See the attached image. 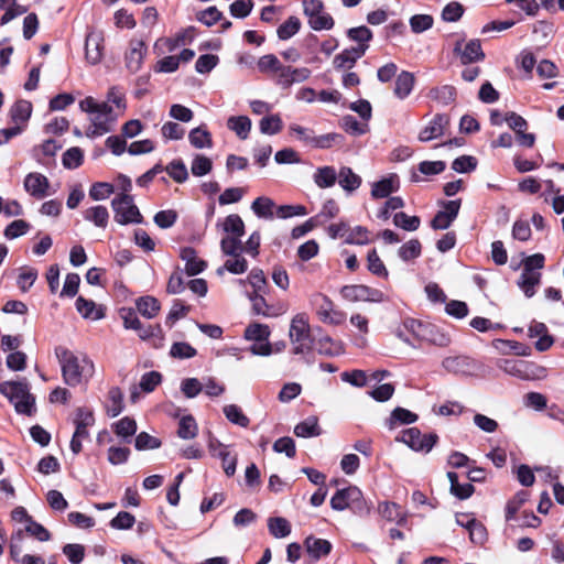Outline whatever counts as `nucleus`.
<instances>
[{
	"label": "nucleus",
	"instance_id": "bb28decb",
	"mask_svg": "<svg viewBox=\"0 0 564 564\" xmlns=\"http://www.w3.org/2000/svg\"><path fill=\"white\" fill-rule=\"evenodd\" d=\"M417 421V415L404 408H395L389 419L386 421V425L389 430H394L395 427L403 424H411Z\"/></svg>",
	"mask_w": 564,
	"mask_h": 564
},
{
	"label": "nucleus",
	"instance_id": "603ef678",
	"mask_svg": "<svg viewBox=\"0 0 564 564\" xmlns=\"http://www.w3.org/2000/svg\"><path fill=\"white\" fill-rule=\"evenodd\" d=\"M344 140V137L339 133H326L323 135H313V140L311 143V147L315 149H329L335 144L341 143Z\"/></svg>",
	"mask_w": 564,
	"mask_h": 564
},
{
	"label": "nucleus",
	"instance_id": "864d4df0",
	"mask_svg": "<svg viewBox=\"0 0 564 564\" xmlns=\"http://www.w3.org/2000/svg\"><path fill=\"white\" fill-rule=\"evenodd\" d=\"M115 433L122 438H130L137 432V423L133 419L124 416L113 424Z\"/></svg>",
	"mask_w": 564,
	"mask_h": 564
},
{
	"label": "nucleus",
	"instance_id": "aec40b11",
	"mask_svg": "<svg viewBox=\"0 0 564 564\" xmlns=\"http://www.w3.org/2000/svg\"><path fill=\"white\" fill-rule=\"evenodd\" d=\"M304 546L307 554L315 561L322 556H326L332 551V543L328 540L315 538L310 535L304 541Z\"/></svg>",
	"mask_w": 564,
	"mask_h": 564
},
{
	"label": "nucleus",
	"instance_id": "5fc2aeb1",
	"mask_svg": "<svg viewBox=\"0 0 564 564\" xmlns=\"http://www.w3.org/2000/svg\"><path fill=\"white\" fill-rule=\"evenodd\" d=\"M351 506L349 509L359 517L368 516L371 506L364 499L361 490H352L350 494Z\"/></svg>",
	"mask_w": 564,
	"mask_h": 564
},
{
	"label": "nucleus",
	"instance_id": "f03ea898",
	"mask_svg": "<svg viewBox=\"0 0 564 564\" xmlns=\"http://www.w3.org/2000/svg\"><path fill=\"white\" fill-rule=\"evenodd\" d=\"M0 393L4 395L19 414L32 415L35 411V398L30 393L26 381H3Z\"/></svg>",
	"mask_w": 564,
	"mask_h": 564
},
{
	"label": "nucleus",
	"instance_id": "774afa93",
	"mask_svg": "<svg viewBox=\"0 0 564 564\" xmlns=\"http://www.w3.org/2000/svg\"><path fill=\"white\" fill-rule=\"evenodd\" d=\"M30 229V224L23 219L13 220L4 229L7 239H15L25 235Z\"/></svg>",
	"mask_w": 564,
	"mask_h": 564
},
{
	"label": "nucleus",
	"instance_id": "bf43d9fd",
	"mask_svg": "<svg viewBox=\"0 0 564 564\" xmlns=\"http://www.w3.org/2000/svg\"><path fill=\"white\" fill-rule=\"evenodd\" d=\"M421 250V242L417 239H411L399 248L398 253L403 261H410L420 257Z\"/></svg>",
	"mask_w": 564,
	"mask_h": 564
},
{
	"label": "nucleus",
	"instance_id": "a19ab883",
	"mask_svg": "<svg viewBox=\"0 0 564 564\" xmlns=\"http://www.w3.org/2000/svg\"><path fill=\"white\" fill-rule=\"evenodd\" d=\"M456 89L452 85L434 87L430 90L429 97L442 105H449L455 100Z\"/></svg>",
	"mask_w": 564,
	"mask_h": 564
},
{
	"label": "nucleus",
	"instance_id": "8fccbe9b",
	"mask_svg": "<svg viewBox=\"0 0 564 564\" xmlns=\"http://www.w3.org/2000/svg\"><path fill=\"white\" fill-rule=\"evenodd\" d=\"M370 241V232L364 226L349 228L345 242L348 245H367Z\"/></svg>",
	"mask_w": 564,
	"mask_h": 564
},
{
	"label": "nucleus",
	"instance_id": "69168bd1",
	"mask_svg": "<svg viewBox=\"0 0 564 564\" xmlns=\"http://www.w3.org/2000/svg\"><path fill=\"white\" fill-rule=\"evenodd\" d=\"M213 162L209 158L196 154L193 159L191 171L195 176H204L212 171Z\"/></svg>",
	"mask_w": 564,
	"mask_h": 564
},
{
	"label": "nucleus",
	"instance_id": "f257e3e1",
	"mask_svg": "<svg viewBox=\"0 0 564 564\" xmlns=\"http://www.w3.org/2000/svg\"><path fill=\"white\" fill-rule=\"evenodd\" d=\"M55 356L61 365L63 380L70 387L87 382L95 372L94 362L86 355H75L66 347L58 346Z\"/></svg>",
	"mask_w": 564,
	"mask_h": 564
},
{
	"label": "nucleus",
	"instance_id": "5701e85b",
	"mask_svg": "<svg viewBox=\"0 0 564 564\" xmlns=\"http://www.w3.org/2000/svg\"><path fill=\"white\" fill-rule=\"evenodd\" d=\"M541 283V272H534L523 269L519 279L518 286L527 297H532L535 294V288Z\"/></svg>",
	"mask_w": 564,
	"mask_h": 564
},
{
	"label": "nucleus",
	"instance_id": "423d86ee",
	"mask_svg": "<svg viewBox=\"0 0 564 564\" xmlns=\"http://www.w3.org/2000/svg\"><path fill=\"white\" fill-rule=\"evenodd\" d=\"M118 115L108 102H100L98 111L91 115V126L88 128L87 137H100L112 130Z\"/></svg>",
	"mask_w": 564,
	"mask_h": 564
},
{
	"label": "nucleus",
	"instance_id": "0e129e2a",
	"mask_svg": "<svg viewBox=\"0 0 564 564\" xmlns=\"http://www.w3.org/2000/svg\"><path fill=\"white\" fill-rule=\"evenodd\" d=\"M108 397L109 404L107 405V413L109 416L115 417L123 410L122 393L119 388H112Z\"/></svg>",
	"mask_w": 564,
	"mask_h": 564
},
{
	"label": "nucleus",
	"instance_id": "6ab92c4d",
	"mask_svg": "<svg viewBox=\"0 0 564 564\" xmlns=\"http://www.w3.org/2000/svg\"><path fill=\"white\" fill-rule=\"evenodd\" d=\"M448 124V119L444 115H436L429 124L423 128L419 133V140L421 142H429L437 139L444 134V131Z\"/></svg>",
	"mask_w": 564,
	"mask_h": 564
},
{
	"label": "nucleus",
	"instance_id": "b1692460",
	"mask_svg": "<svg viewBox=\"0 0 564 564\" xmlns=\"http://www.w3.org/2000/svg\"><path fill=\"white\" fill-rule=\"evenodd\" d=\"M362 56L364 48H346L334 57L333 65L336 69H349Z\"/></svg>",
	"mask_w": 564,
	"mask_h": 564
},
{
	"label": "nucleus",
	"instance_id": "2f4dec72",
	"mask_svg": "<svg viewBox=\"0 0 564 564\" xmlns=\"http://www.w3.org/2000/svg\"><path fill=\"white\" fill-rule=\"evenodd\" d=\"M138 312L145 318H154L160 312V302L150 295L141 296L135 301Z\"/></svg>",
	"mask_w": 564,
	"mask_h": 564
},
{
	"label": "nucleus",
	"instance_id": "58836bf2",
	"mask_svg": "<svg viewBox=\"0 0 564 564\" xmlns=\"http://www.w3.org/2000/svg\"><path fill=\"white\" fill-rule=\"evenodd\" d=\"M188 140L196 149H209L213 147L212 135L204 127H197L191 130Z\"/></svg>",
	"mask_w": 564,
	"mask_h": 564
},
{
	"label": "nucleus",
	"instance_id": "79ce46f5",
	"mask_svg": "<svg viewBox=\"0 0 564 564\" xmlns=\"http://www.w3.org/2000/svg\"><path fill=\"white\" fill-rule=\"evenodd\" d=\"M337 180V173L333 166L318 167L314 173V182L319 188L332 187Z\"/></svg>",
	"mask_w": 564,
	"mask_h": 564
},
{
	"label": "nucleus",
	"instance_id": "3c124183",
	"mask_svg": "<svg viewBox=\"0 0 564 564\" xmlns=\"http://www.w3.org/2000/svg\"><path fill=\"white\" fill-rule=\"evenodd\" d=\"M318 351L328 356H338L343 354L344 346L340 341L334 340L329 336H324L318 339Z\"/></svg>",
	"mask_w": 564,
	"mask_h": 564
},
{
	"label": "nucleus",
	"instance_id": "4be33fe9",
	"mask_svg": "<svg viewBox=\"0 0 564 564\" xmlns=\"http://www.w3.org/2000/svg\"><path fill=\"white\" fill-rule=\"evenodd\" d=\"M75 306L83 318L98 321L105 316L101 307H98L94 301L83 296L77 297Z\"/></svg>",
	"mask_w": 564,
	"mask_h": 564
},
{
	"label": "nucleus",
	"instance_id": "1a4fd4ad",
	"mask_svg": "<svg viewBox=\"0 0 564 564\" xmlns=\"http://www.w3.org/2000/svg\"><path fill=\"white\" fill-rule=\"evenodd\" d=\"M341 296L349 302H375L379 303L384 300V295L380 290L369 288L362 284L345 285L340 290Z\"/></svg>",
	"mask_w": 564,
	"mask_h": 564
},
{
	"label": "nucleus",
	"instance_id": "37998d69",
	"mask_svg": "<svg viewBox=\"0 0 564 564\" xmlns=\"http://www.w3.org/2000/svg\"><path fill=\"white\" fill-rule=\"evenodd\" d=\"M274 202L267 197L260 196L256 198L251 204L252 212L259 218L272 219L273 218Z\"/></svg>",
	"mask_w": 564,
	"mask_h": 564
},
{
	"label": "nucleus",
	"instance_id": "9d476101",
	"mask_svg": "<svg viewBox=\"0 0 564 564\" xmlns=\"http://www.w3.org/2000/svg\"><path fill=\"white\" fill-rule=\"evenodd\" d=\"M120 316L124 328L135 330L141 339H149L161 330L159 325H143L132 308H122Z\"/></svg>",
	"mask_w": 564,
	"mask_h": 564
},
{
	"label": "nucleus",
	"instance_id": "052dcab7",
	"mask_svg": "<svg viewBox=\"0 0 564 564\" xmlns=\"http://www.w3.org/2000/svg\"><path fill=\"white\" fill-rule=\"evenodd\" d=\"M393 224L408 231H414L420 227L421 220L417 216H409L399 212L393 216Z\"/></svg>",
	"mask_w": 564,
	"mask_h": 564
},
{
	"label": "nucleus",
	"instance_id": "dca6fc26",
	"mask_svg": "<svg viewBox=\"0 0 564 564\" xmlns=\"http://www.w3.org/2000/svg\"><path fill=\"white\" fill-rule=\"evenodd\" d=\"M145 53L144 42L139 39H132L126 53L127 68L132 73L138 72L141 68Z\"/></svg>",
	"mask_w": 564,
	"mask_h": 564
},
{
	"label": "nucleus",
	"instance_id": "c756f323",
	"mask_svg": "<svg viewBox=\"0 0 564 564\" xmlns=\"http://www.w3.org/2000/svg\"><path fill=\"white\" fill-rule=\"evenodd\" d=\"M84 219L93 223L96 227L106 228L109 221V212L102 205H96L84 212Z\"/></svg>",
	"mask_w": 564,
	"mask_h": 564
},
{
	"label": "nucleus",
	"instance_id": "39448f33",
	"mask_svg": "<svg viewBox=\"0 0 564 564\" xmlns=\"http://www.w3.org/2000/svg\"><path fill=\"white\" fill-rule=\"evenodd\" d=\"M303 11L314 31L330 30L334 26V19L325 12L321 0H303Z\"/></svg>",
	"mask_w": 564,
	"mask_h": 564
},
{
	"label": "nucleus",
	"instance_id": "f704fd0d",
	"mask_svg": "<svg viewBox=\"0 0 564 564\" xmlns=\"http://www.w3.org/2000/svg\"><path fill=\"white\" fill-rule=\"evenodd\" d=\"M413 86H414L413 74L403 70L397 77L395 85H394V95L399 99H404L411 94Z\"/></svg>",
	"mask_w": 564,
	"mask_h": 564
},
{
	"label": "nucleus",
	"instance_id": "ddd939ff",
	"mask_svg": "<svg viewBox=\"0 0 564 564\" xmlns=\"http://www.w3.org/2000/svg\"><path fill=\"white\" fill-rule=\"evenodd\" d=\"M460 208V199L448 200L443 204V209L432 219L431 226L436 230L447 229L456 219Z\"/></svg>",
	"mask_w": 564,
	"mask_h": 564
},
{
	"label": "nucleus",
	"instance_id": "412c9836",
	"mask_svg": "<svg viewBox=\"0 0 564 564\" xmlns=\"http://www.w3.org/2000/svg\"><path fill=\"white\" fill-rule=\"evenodd\" d=\"M180 257L185 262V270L188 275H196L206 268V262L197 257L195 249L192 247L182 248Z\"/></svg>",
	"mask_w": 564,
	"mask_h": 564
},
{
	"label": "nucleus",
	"instance_id": "0eeeda50",
	"mask_svg": "<svg viewBox=\"0 0 564 564\" xmlns=\"http://www.w3.org/2000/svg\"><path fill=\"white\" fill-rule=\"evenodd\" d=\"M314 305L317 317L324 324L337 326L346 321V313L337 310L333 301L324 294L315 295Z\"/></svg>",
	"mask_w": 564,
	"mask_h": 564
},
{
	"label": "nucleus",
	"instance_id": "6e6d98bb",
	"mask_svg": "<svg viewBox=\"0 0 564 564\" xmlns=\"http://www.w3.org/2000/svg\"><path fill=\"white\" fill-rule=\"evenodd\" d=\"M301 28V21L296 17H290L284 23L278 28V36L280 40H289L295 35Z\"/></svg>",
	"mask_w": 564,
	"mask_h": 564
},
{
	"label": "nucleus",
	"instance_id": "c9c22d12",
	"mask_svg": "<svg viewBox=\"0 0 564 564\" xmlns=\"http://www.w3.org/2000/svg\"><path fill=\"white\" fill-rule=\"evenodd\" d=\"M270 327L261 323H251L246 327L243 332V338L248 341L265 340L270 338Z\"/></svg>",
	"mask_w": 564,
	"mask_h": 564
},
{
	"label": "nucleus",
	"instance_id": "f8f14e48",
	"mask_svg": "<svg viewBox=\"0 0 564 564\" xmlns=\"http://www.w3.org/2000/svg\"><path fill=\"white\" fill-rule=\"evenodd\" d=\"M208 449L213 457L221 459L223 468L227 476L235 475L237 457L230 454L227 445H224L215 437H210L208 441Z\"/></svg>",
	"mask_w": 564,
	"mask_h": 564
},
{
	"label": "nucleus",
	"instance_id": "c03bdc74",
	"mask_svg": "<svg viewBox=\"0 0 564 564\" xmlns=\"http://www.w3.org/2000/svg\"><path fill=\"white\" fill-rule=\"evenodd\" d=\"M198 434V426L192 415H184L178 422L177 436L182 440H193Z\"/></svg>",
	"mask_w": 564,
	"mask_h": 564
},
{
	"label": "nucleus",
	"instance_id": "a878e982",
	"mask_svg": "<svg viewBox=\"0 0 564 564\" xmlns=\"http://www.w3.org/2000/svg\"><path fill=\"white\" fill-rule=\"evenodd\" d=\"M32 113V105L26 100H18L10 108L9 116L14 126L24 128Z\"/></svg>",
	"mask_w": 564,
	"mask_h": 564
},
{
	"label": "nucleus",
	"instance_id": "4c0bfd02",
	"mask_svg": "<svg viewBox=\"0 0 564 564\" xmlns=\"http://www.w3.org/2000/svg\"><path fill=\"white\" fill-rule=\"evenodd\" d=\"M352 490H360V489L356 486H349L347 488L337 490L336 494L330 499V507L337 511H343L345 509H349V507L351 506V502H352L350 500V494L352 495Z\"/></svg>",
	"mask_w": 564,
	"mask_h": 564
},
{
	"label": "nucleus",
	"instance_id": "4468645a",
	"mask_svg": "<svg viewBox=\"0 0 564 564\" xmlns=\"http://www.w3.org/2000/svg\"><path fill=\"white\" fill-rule=\"evenodd\" d=\"M454 51L459 54L463 64L476 63L485 58L480 41L477 39L468 41L464 46L462 42H457Z\"/></svg>",
	"mask_w": 564,
	"mask_h": 564
},
{
	"label": "nucleus",
	"instance_id": "e2e57ef3",
	"mask_svg": "<svg viewBox=\"0 0 564 564\" xmlns=\"http://www.w3.org/2000/svg\"><path fill=\"white\" fill-rule=\"evenodd\" d=\"M367 261H368V270L377 275V276H382V278H387L388 276V270L384 265V263L382 262V260L380 259V257L378 256L376 249H372L368 252V257H367Z\"/></svg>",
	"mask_w": 564,
	"mask_h": 564
},
{
	"label": "nucleus",
	"instance_id": "f3484780",
	"mask_svg": "<svg viewBox=\"0 0 564 564\" xmlns=\"http://www.w3.org/2000/svg\"><path fill=\"white\" fill-rule=\"evenodd\" d=\"M442 366L446 371L455 375H470L475 370V361L463 355L444 358Z\"/></svg>",
	"mask_w": 564,
	"mask_h": 564
},
{
	"label": "nucleus",
	"instance_id": "680f3d73",
	"mask_svg": "<svg viewBox=\"0 0 564 564\" xmlns=\"http://www.w3.org/2000/svg\"><path fill=\"white\" fill-rule=\"evenodd\" d=\"M221 251L227 256H237L242 253V243L240 236H225L220 241Z\"/></svg>",
	"mask_w": 564,
	"mask_h": 564
},
{
	"label": "nucleus",
	"instance_id": "e433bc0d",
	"mask_svg": "<svg viewBox=\"0 0 564 564\" xmlns=\"http://www.w3.org/2000/svg\"><path fill=\"white\" fill-rule=\"evenodd\" d=\"M378 510L381 517L390 522L401 524L405 521L401 507L394 502H381Z\"/></svg>",
	"mask_w": 564,
	"mask_h": 564
},
{
	"label": "nucleus",
	"instance_id": "20e7f679",
	"mask_svg": "<svg viewBox=\"0 0 564 564\" xmlns=\"http://www.w3.org/2000/svg\"><path fill=\"white\" fill-rule=\"evenodd\" d=\"M111 207L115 213V220L120 225L141 224L143 218L130 194L117 195Z\"/></svg>",
	"mask_w": 564,
	"mask_h": 564
},
{
	"label": "nucleus",
	"instance_id": "a211bd4d",
	"mask_svg": "<svg viewBox=\"0 0 564 564\" xmlns=\"http://www.w3.org/2000/svg\"><path fill=\"white\" fill-rule=\"evenodd\" d=\"M311 69L307 67L293 68L283 66L278 75V84L282 87H290L293 84L303 83L311 76Z\"/></svg>",
	"mask_w": 564,
	"mask_h": 564
},
{
	"label": "nucleus",
	"instance_id": "de8ad7c7",
	"mask_svg": "<svg viewBox=\"0 0 564 564\" xmlns=\"http://www.w3.org/2000/svg\"><path fill=\"white\" fill-rule=\"evenodd\" d=\"M223 411L226 419L232 424H236L240 427H247L250 423L249 417L236 404L225 405Z\"/></svg>",
	"mask_w": 564,
	"mask_h": 564
},
{
	"label": "nucleus",
	"instance_id": "393cba45",
	"mask_svg": "<svg viewBox=\"0 0 564 564\" xmlns=\"http://www.w3.org/2000/svg\"><path fill=\"white\" fill-rule=\"evenodd\" d=\"M399 188V180L397 175H390L389 177H384L376 183H373L371 188V196L373 198H386L389 197L390 194L398 191Z\"/></svg>",
	"mask_w": 564,
	"mask_h": 564
},
{
	"label": "nucleus",
	"instance_id": "473e14b6",
	"mask_svg": "<svg viewBox=\"0 0 564 564\" xmlns=\"http://www.w3.org/2000/svg\"><path fill=\"white\" fill-rule=\"evenodd\" d=\"M347 36L349 40L357 43V46L354 48H364V54L367 52L369 47V42L372 39V32L365 25L351 28L347 31Z\"/></svg>",
	"mask_w": 564,
	"mask_h": 564
},
{
	"label": "nucleus",
	"instance_id": "7ed1b4c3",
	"mask_svg": "<svg viewBox=\"0 0 564 564\" xmlns=\"http://www.w3.org/2000/svg\"><path fill=\"white\" fill-rule=\"evenodd\" d=\"M289 338L294 355H303L312 349L314 339L311 334L307 314L297 313L293 316L290 324Z\"/></svg>",
	"mask_w": 564,
	"mask_h": 564
},
{
	"label": "nucleus",
	"instance_id": "72a5a7b5",
	"mask_svg": "<svg viewBox=\"0 0 564 564\" xmlns=\"http://www.w3.org/2000/svg\"><path fill=\"white\" fill-rule=\"evenodd\" d=\"M338 183L344 191L351 193L361 185V177L350 167L343 166L338 173Z\"/></svg>",
	"mask_w": 564,
	"mask_h": 564
},
{
	"label": "nucleus",
	"instance_id": "cd10ccee",
	"mask_svg": "<svg viewBox=\"0 0 564 564\" xmlns=\"http://www.w3.org/2000/svg\"><path fill=\"white\" fill-rule=\"evenodd\" d=\"M217 227H221L226 236H240L245 235V224L241 217L237 214L228 215L223 220H218Z\"/></svg>",
	"mask_w": 564,
	"mask_h": 564
},
{
	"label": "nucleus",
	"instance_id": "c85d7f7f",
	"mask_svg": "<svg viewBox=\"0 0 564 564\" xmlns=\"http://www.w3.org/2000/svg\"><path fill=\"white\" fill-rule=\"evenodd\" d=\"M252 123L247 116H231L227 120V128L236 133L240 140L249 137Z\"/></svg>",
	"mask_w": 564,
	"mask_h": 564
},
{
	"label": "nucleus",
	"instance_id": "09e8293b",
	"mask_svg": "<svg viewBox=\"0 0 564 564\" xmlns=\"http://www.w3.org/2000/svg\"><path fill=\"white\" fill-rule=\"evenodd\" d=\"M283 123L279 115L263 117L259 122L261 133L273 135L282 130Z\"/></svg>",
	"mask_w": 564,
	"mask_h": 564
},
{
	"label": "nucleus",
	"instance_id": "13d9d810",
	"mask_svg": "<svg viewBox=\"0 0 564 564\" xmlns=\"http://www.w3.org/2000/svg\"><path fill=\"white\" fill-rule=\"evenodd\" d=\"M115 193V186L107 182L94 183L89 189V197L93 200H105Z\"/></svg>",
	"mask_w": 564,
	"mask_h": 564
},
{
	"label": "nucleus",
	"instance_id": "9b49d317",
	"mask_svg": "<svg viewBox=\"0 0 564 564\" xmlns=\"http://www.w3.org/2000/svg\"><path fill=\"white\" fill-rule=\"evenodd\" d=\"M104 34L101 31L91 30L85 40V57L90 65H97L104 56Z\"/></svg>",
	"mask_w": 564,
	"mask_h": 564
},
{
	"label": "nucleus",
	"instance_id": "4d7b16f0",
	"mask_svg": "<svg viewBox=\"0 0 564 564\" xmlns=\"http://www.w3.org/2000/svg\"><path fill=\"white\" fill-rule=\"evenodd\" d=\"M84 153L78 147H73L66 150L62 158L64 167L73 170L82 165Z\"/></svg>",
	"mask_w": 564,
	"mask_h": 564
},
{
	"label": "nucleus",
	"instance_id": "49530a36",
	"mask_svg": "<svg viewBox=\"0 0 564 564\" xmlns=\"http://www.w3.org/2000/svg\"><path fill=\"white\" fill-rule=\"evenodd\" d=\"M525 364H527V360L501 359L498 361L497 366L500 370H502L507 375H510V376H513L516 378L523 380Z\"/></svg>",
	"mask_w": 564,
	"mask_h": 564
},
{
	"label": "nucleus",
	"instance_id": "2eb2a0df",
	"mask_svg": "<svg viewBox=\"0 0 564 564\" xmlns=\"http://www.w3.org/2000/svg\"><path fill=\"white\" fill-rule=\"evenodd\" d=\"M24 189L35 198L47 196L50 182L47 177L41 173H29L24 178Z\"/></svg>",
	"mask_w": 564,
	"mask_h": 564
},
{
	"label": "nucleus",
	"instance_id": "6e6552de",
	"mask_svg": "<svg viewBox=\"0 0 564 564\" xmlns=\"http://www.w3.org/2000/svg\"><path fill=\"white\" fill-rule=\"evenodd\" d=\"M397 441L406 444L413 451L429 453L435 445L437 435L422 434L416 427H410L404 430Z\"/></svg>",
	"mask_w": 564,
	"mask_h": 564
},
{
	"label": "nucleus",
	"instance_id": "a18cd8bd",
	"mask_svg": "<svg viewBox=\"0 0 564 564\" xmlns=\"http://www.w3.org/2000/svg\"><path fill=\"white\" fill-rule=\"evenodd\" d=\"M231 258L226 260L223 267L217 269V273L221 275L224 271H228L232 274H241L248 270L247 260L241 256H230Z\"/></svg>",
	"mask_w": 564,
	"mask_h": 564
},
{
	"label": "nucleus",
	"instance_id": "338daca9",
	"mask_svg": "<svg viewBox=\"0 0 564 564\" xmlns=\"http://www.w3.org/2000/svg\"><path fill=\"white\" fill-rule=\"evenodd\" d=\"M167 174L177 183H183L188 177V172L185 164L181 160L172 161L165 167Z\"/></svg>",
	"mask_w": 564,
	"mask_h": 564
},
{
	"label": "nucleus",
	"instance_id": "7c9ffc66",
	"mask_svg": "<svg viewBox=\"0 0 564 564\" xmlns=\"http://www.w3.org/2000/svg\"><path fill=\"white\" fill-rule=\"evenodd\" d=\"M294 434L297 437H314L322 434V430L318 425V419L316 416H308L304 421L300 422L294 427Z\"/></svg>",
	"mask_w": 564,
	"mask_h": 564
},
{
	"label": "nucleus",
	"instance_id": "ea45409f",
	"mask_svg": "<svg viewBox=\"0 0 564 564\" xmlns=\"http://www.w3.org/2000/svg\"><path fill=\"white\" fill-rule=\"evenodd\" d=\"M268 529L275 539H283L290 535L291 524L282 517H272L268 519Z\"/></svg>",
	"mask_w": 564,
	"mask_h": 564
}]
</instances>
